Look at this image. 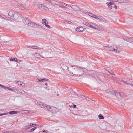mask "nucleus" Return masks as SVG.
I'll use <instances>...</instances> for the list:
<instances>
[{
    "instance_id": "f257e3e1",
    "label": "nucleus",
    "mask_w": 133,
    "mask_h": 133,
    "mask_svg": "<svg viewBox=\"0 0 133 133\" xmlns=\"http://www.w3.org/2000/svg\"><path fill=\"white\" fill-rule=\"evenodd\" d=\"M68 69L70 73L75 75H80L84 72L82 68L76 66H70Z\"/></svg>"
},
{
    "instance_id": "f03ea898",
    "label": "nucleus",
    "mask_w": 133,
    "mask_h": 133,
    "mask_svg": "<svg viewBox=\"0 0 133 133\" xmlns=\"http://www.w3.org/2000/svg\"><path fill=\"white\" fill-rule=\"evenodd\" d=\"M122 80L124 84L130 85H132V83L133 81L132 79L125 78H123Z\"/></svg>"
},
{
    "instance_id": "7ed1b4c3",
    "label": "nucleus",
    "mask_w": 133,
    "mask_h": 133,
    "mask_svg": "<svg viewBox=\"0 0 133 133\" xmlns=\"http://www.w3.org/2000/svg\"><path fill=\"white\" fill-rule=\"evenodd\" d=\"M36 105L42 108H44L46 110V109L49 108L48 105L40 102H37L36 103Z\"/></svg>"
},
{
    "instance_id": "20e7f679",
    "label": "nucleus",
    "mask_w": 133,
    "mask_h": 133,
    "mask_svg": "<svg viewBox=\"0 0 133 133\" xmlns=\"http://www.w3.org/2000/svg\"><path fill=\"white\" fill-rule=\"evenodd\" d=\"M92 29H96L100 31H102L104 30L103 28L99 25H96L95 24H94V26L92 27Z\"/></svg>"
},
{
    "instance_id": "39448f33",
    "label": "nucleus",
    "mask_w": 133,
    "mask_h": 133,
    "mask_svg": "<svg viewBox=\"0 0 133 133\" xmlns=\"http://www.w3.org/2000/svg\"><path fill=\"white\" fill-rule=\"evenodd\" d=\"M49 108L46 109V110H48L53 113H56L57 112L58 109L56 108L53 106H51L48 105Z\"/></svg>"
},
{
    "instance_id": "423d86ee",
    "label": "nucleus",
    "mask_w": 133,
    "mask_h": 133,
    "mask_svg": "<svg viewBox=\"0 0 133 133\" xmlns=\"http://www.w3.org/2000/svg\"><path fill=\"white\" fill-rule=\"evenodd\" d=\"M27 25L29 26L34 28H36L37 26V24L29 20L28 23Z\"/></svg>"
},
{
    "instance_id": "0eeeda50",
    "label": "nucleus",
    "mask_w": 133,
    "mask_h": 133,
    "mask_svg": "<svg viewBox=\"0 0 133 133\" xmlns=\"http://www.w3.org/2000/svg\"><path fill=\"white\" fill-rule=\"evenodd\" d=\"M83 23L84 25H85L88 26L92 28V27L94 26V24H95L92 22H91L90 24L85 22H83Z\"/></svg>"
},
{
    "instance_id": "6e6552de",
    "label": "nucleus",
    "mask_w": 133,
    "mask_h": 133,
    "mask_svg": "<svg viewBox=\"0 0 133 133\" xmlns=\"http://www.w3.org/2000/svg\"><path fill=\"white\" fill-rule=\"evenodd\" d=\"M14 92L16 93L19 94H23L25 93V91L22 89H18L16 88L15 91H14Z\"/></svg>"
},
{
    "instance_id": "1a4fd4ad",
    "label": "nucleus",
    "mask_w": 133,
    "mask_h": 133,
    "mask_svg": "<svg viewBox=\"0 0 133 133\" xmlns=\"http://www.w3.org/2000/svg\"><path fill=\"white\" fill-rule=\"evenodd\" d=\"M22 21L23 23L25 25H27L29 21V20L26 17H23L22 18Z\"/></svg>"
},
{
    "instance_id": "9d476101",
    "label": "nucleus",
    "mask_w": 133,
    "mask_h": 133,
    "mask_svg": "<svg viewBox=\"0 0 133 133\" xmlns=\"http://www.w3.org/2000/svg\"><path fill=\"white\" fill-rule=\"evenodd\" d=\"M15 82H16L17 84H18L19 86H22V87H24L25 86L24 84L21 82H19L16 80L15 81Z\"/></svg>"
},
{
    "instance_id": "9b49d317",
    "label": "nucleus",
    "mask_w": 133,
    "mask_h": 133,
    "mask_svg": "<svg viewBox=\"0 0 133 133\" xmlns=\"http://www.w3.org/2000/svg\"><path fill=\"white\" fill-rule=\"evenodd\" d=\"M106 4L108 6V8L109 9H111L112 8V6H111V5H113L114 2H107Z\"/></svg>"
},
{
    "instance_id": "f8f14e48",
    "label": "nucleus",
    "mask_w": 133,
    "mask_h": 133,
    "mask_svg": "<svg viewBox=\"0 0 133 133\" xmlns=\"http://www.w3.org/2000/svg\"><path fill=\"white\" fill-rule=\"evenodd\" d=\"M109 50L111 51H115L117 49V48L115 46H111L109 47Z\"/></svg>"
},
{
    "instance_id": "ddd939ff",
    "label": "nucleus",
    "mask_w": 133,
    "mask_h": 133,
    "mask_svg": "<svg viewBox=\"0 0 133 133\" xmlns=\"http://www.w3.org/2000/svg\"><path fill=\"white\" fill-rule=\"evenodd\" d=\"M13 15L12 17L15 19H17L19 17L18 13L15 11L14 14Z\"/></svg>"
},
{
    "instance_id": "4468645a",
    "label": "nucleus",
    "mask_w": 133,
    "mask_h": 133,
    "mask_svg": "<svg viewBox=\"0 0 133 133\" xmlns=\"http://www.w3.org/2000/svg\"><path fill=\"white\" fill-rule=\"evenodd\" d=\"M84 29V28L82 27H78L76 28V30L78 32H82Z\"/></svg>"
},
{
    "instance_id": "2eb2a0df",
    "label": "nucleus",
    "mask_w": 133,
    "mask_h": 133,
    "mask_svg": "<svg viewBox=\"0 0 133 133\" xmlns=\"http://www.w3.org/2000/svg\"><path fill=\"white\" fill-rule=\"evenodd\" d=\"M116 96L119 99H122L123 97L122 95L121 94L120 92H117Z\"/></svg>"
},
{
    "instance_id": "dca6fc26",
    "label": "nucleus",
    "mask_w": 133,
    "mask_h": 133,
    "mask_svg": "<svg viewBox=\"0 0 133 133\" xmlns=\"http://www.w3.org/2000/svg\"><path fill=\"white\" fill-rule=\"evenodd\" d=\"M71 8L76 11H78L79 10V7L76 5H72Z\"/></svg>"
},
{
    "instance_id": "f3484780",
    "label": "nucleus",
    "mask_w": 133,
    "mask_h": 133,
    "mask_svg": "<svg viewBox=\"0 0 133 133\" xmlns=\"http://www.w3.org/2000/svg\"><path fill=\"white\" fill-rule=\"evenodd\" d=\"M28 48H32V49H38V50H40V49H42L43 48H39V47H38V46H28Z\"/></svg>"
},
{
    "instance_id": "a211bd4d",
    "label": "nucleus",
    "mask_w": 133,
    "mask_h": 133,
    "mask_svg": "<svg viewBox=\"0 0 133 133\" xmlns=\"http://www.w3.org/2000/svg\"><path fill=\"white\" fill-rule=\"evenodd\" d=\"M113 1L120 3H126L127 2V0H112Z\"/></svg>"
},
{
    "instance_id": "6ab92c4d",
    "label": "nucleus",
    "mask_w": 133,
    "mask_h": 133,
    "mask_svg": "<svg viewBox=\"0 0 133 133\" xmlns=\"http://www.w3.org/2000/svg\"><path fill=\"white\" fill-rule=\"evenodd\" d=\"M35 56L36 57H37V58H44V57H43V56L40 55L38 53H36Z\"/></svg>"
},
{
    "instance_id": "aec40b11",
    "label": "nucleus",
    "mask_w": 133,
    "mask_h": 133,
    "mask_svg": "<svg viewBox=\"0 0 133 133\" xmlns=\"http://www.w3.org/2000/svg\"><path fill=\"white\" fill-rule=\"evenodd\" d=\"M61 67L64 70H69L68 68H68H67L66 67H65L64 66V64L63 63H62L61 64Z\"/></svg>"
},
{
    "instance_id": "412c9836",
    "label": "nucleus",
    "mask_w": 133,
    "mask_h": 133,
    "mask_svg": "<svg viewBox=\"0 0 133 133\" xmlns=\"http://www.w3.org/2000/svg\"><path fill=\"white\" fill-rule=\"evenodd\" d=\"M42 24L44 25H45L47 24H48V22H47V21L45 19H43L42 20Z\"/></svg>"
},
{
    "instance_id": "4be33fe9",
    "label": "nucleus",
    "mask_w": 133,
    "mask_h": 133,
    "mask_svg": "<svg viewBox=\"0 0 133 133\" xmlns=\"http://www.w3.org/2000/svg\"><path fill=\"white\" fill-rule=\"evenodd\" d=\"M96 19L99 20L100 21V20H102V18L100 16H98L95 15V16H94V17Z\"/></svg>"
},
{
    "instance_id": "5701e85b",
    "label": "nucleus",
    "mask_w": 133,
    "mask_h": 133,
    "mask_svg": "<svg viewBox=\"0 0 133 133\" xmlns=\"http://www.w3.org/2000/svg\"><path fill=\"white\" fill-rule=\"evenodd\" d=\"M0 86L2 88H4L5 89H6V88H7L8 89L10 90L11 91L12 90V88L8 87H5L4 86H3V85L0 84Z\"/></svg>"
},
{
    "instance_id": "b1692460",
    "label": "nucleus",
    "mask_w": 133,
    "mask_h": 133,
    "mask_svg": "<svg viewBox=\"0 0 133 133\" xmlns=\"http://www.w3.org/2000/svg\"><path fill=\"white\" fill-rule=\"evenodd\" d=\"M15 12V11H10L8 14L11 17H12L13 16V15H14V12Z\"/></svg>"
},
{
    "instance_id": "393cba45",
    "label": "nucleus",
    "mask_w": 133,
    "mask_h": 133,
    "mask_svg": "<svg viewBox=\"0 0 133 133\" xmlns=\"http://www.w3.org/2000/svg\"><path fill=\"white\" fill-rule=\"evenodd\" d=\"M99 127L102 130H105L107 129L106 125H100Z\"/></svg>"
},
{
    "instance_id": "a878e982",
    "label": "nucleus",
    "mask_w": 133,
    "mask_h": 133,
    "mask_svg": "<svg viewBox=\"0 0 133 133\" xmlns=\"http://www.w3.org/2000/svg\"><path fill=\"white\" fill-rule=\"evenodd\" d=\"M5 19V16L4 15H0V23L2 22V20Z\"/></svg>"
},
{
    "instance_id": "bb28decb",
    "label": "nucleus",
    "mask_w": 133,
    "mask_h": 133,
    "mask_svg": "<svg viewBox=\"0 0 133 133\" xmlns=\"http://www.w3.org/2000/svg\"><path fill=\"white\" fill-rule=\"evenodd\" d=\"M18 113V112L16 111H11L9 112V114H17Z\"/></svg>"
},
{
    "instance_id": "cd10ccee",
    "label": "nucleus",
    "mask_w": 133,
    "mask_h": 133,
    "mask_svg": "<svg viewBox=\"0 0 133 133\" xmlns=\"http://www.w3.org/2000/svg\"><path fill=\"white\" fill-rule=\"evenodd\" d=\"M41 6V7H43L44 9L45 10H48V8L47 7L44 6L42 4L40 5H39V7Z\"/></svg>"
},
{
    "instance_id": "c85d7f7f",
    "label": "nucleus",
    "mask_w": 133,
    "mask_h": 133,
    "mask_svg": "<svg viewBox=\"0 0 133 133\" xmlns=\"http://www.w3.org/2000/svg\"><path fill=\"white\" fill-rule=\"evenodd\" d=\"M10 60L11 61H14L17 62H18L17 61V59L16 58H12L10 59Z\"/></svg>"
},
{
    "instance_id": "c756f323",
    "label": "nucleus",
    "mask_w": 133,
    "mask_h": 133,
    "mask_svg": "<svg viewBox=\"0 0 133 133\" xmlns=\"http://www.w3.org/2000/svg\"><path fill=\"white\" fill-rule=\"evenodd\" d=\"M98 118L99 119H104V117L102 114H100L98 115Z\"/></svg>"
},
{
    "instance_id": "7c9ffc66",
    "label": "nucleus",
    "mask_w": 133,
    "mask_h": 133,
    "mask_svg": "<svg viewBox=\"0 0 133 133\" xmlns=\"http://www.w3.org/2000/svg\"><path fill=\"white\" fill-rule=\"evenodd\" d=\"M105 70L107 71H108V72L110 73V74H111L113 75H115V74H114L113 73V72H112V70H107V69H105Z\"/></svg>"
},
{
    "instance_id": "2f4dec72",
    "label": "nucleus",
    "mask_w": 133,
    "mask_h": 133,
    "mask_svg": "<svg viewBox=\"0 0 133 133\" xmlns=\"http://www.w3.org/2000/svg\"><path fill=\"white\" fill-rule=\"evenodd\" d=\"M22 112L23 113L27 114L30 112V111L28 110H24L22 111Z\"/></svg>"
},
{
    "instance_id": "473e14b6",
    "label": "nucleus",
    "mask_w": 133,
    "mask_h": 133,
    "mask_svg": "<svg viewBox=\"0 0 133 133\" xmlns=\"http://www.w3.org/2000/svg\"><path fill=\"white\" fill-rule=\"evenodd\" d=\"M103 48L106 50H109V46H103Z\"/></svg>"
},
{
    "instance_id": "72a5a7b5",
    "label": "nucleus",
    "mask_w": 133,
    "mask_h": 133,
    "mask_svg": "<svg viewBox=\"0 0 133 133\" xmlns=\"http://www.w3.org/2000/svg\"><path fill=\"white\" fill-rule=\"evenodd\" d=\"M110 93L114 95H115L116 96V92L115 91H111Z\"/></svg>"
},
{
    "instance_id": "f704fd0d",
    "label": "nucleus",
    "mask_w": 133,
    "mask_h": 133,
    "mask_svg": "<svg viewBox=\"0 0 133 133\" xmlns=\"http://www.w3.org/2000/svg\"><path fill=\"white\" fill-rule=\"evenodd\" d=\"M58 6H59V7H61L62 8H65L66 9H67V7H65V6H63V5H62L59 4Z\"/></svg>"
},
{
    "instance_id": "c9c22d12",
    "label": "nucleus",
    "mask_w": 133,
    "mask_h": 133,
    "mask_svg": "<svg viewBox=\"0 0 133 133\" xmlns=\"http://www.w3.org/2000/svg\"><path fill=\"white\" fill-rule=\"evenodd\" d=\"M116 129L118 130L120 129L121 128V125H116Z\"/></svg>"
},
{
    "instance_id": "e433bc0d",
    "label": "nucleus",
    "mask_w": 133,
    "mask_h": 133,
    "mask_svg": "<svg viewBox=\"0 0 133 133\" xmlns=\"http://www.w3.org/2000/svg\"><path fill=\"white\" fill-rule=\"evenodd\" d=\"M88 15H89L94 17V16H95V15L91 13H89L88 14Z\"/></svg>"
},
{
    "instance_id": "4c0bfd02",
    "label": "nucleus",
    "mask_w": 133,
    "mask_h": 133,
    "mask_svg": "<svg viewBox=\"0 0 133 133\" xmlns=\"http://www.w3.org/2000/svg\"><path fill=\"white\" fill-rule=\"evenodd\" d=\"M129 40H130V41H129V42H133V38H132L130 37L129 38Z\"/></svg>"
},
{
    "instance_id": "58836bf2",
    "label": "nucleus",
    "mask_w": 133,
    "mask_h": 133,
    "mask_svg": "<svg viewBox=\"0 0 133 133\" xmlns=\"http://www.w3.org/2000/svg\"><path fill=\"white\" fill-rule=\"evenodd\" d=\"M117 124H121L120 123H119V121L120 120H121V118H118L117 119Z\"/></svg>"
},
{
    "instance_id": "ea45409f",
    "label": "nucleus",
    "mask_w": 133,
    "mask_h": 133,
    "mask_svg": "<svg viewBox=\"0 0 133 133\" xmlns=\"http://www.w3.org/2000/svg\"><path fill=\"white\" fill-rule=\"evenodd\" d=\"M129 37H125L124 38V40H125L129 42V41H130L129 40Z\"/></svg>"
},
{
    "instance_id": "a19ab883",
    "label": "nucleus",
    "mask_w": 133,
    "mask_h": 133,
    "mask_svg": "<svg viewBox=\"0 0 133 133\" xmlns=\"http://www.w3.org/2000/svg\"><path fill=\"white\" fill-rule=\"evenodd\" d=\"M102 19L101 20H100V21L101 22H106V20H105V19L102 18Z\"/></svg>"
},
{
    "instance_id": "79ce46f5",
    "label": "nucleus",
    "mask_w": 133,
    "mask_h": 133,
    "mask_svg": "<svg viewBox=\"0 0 133 133\" xmlns=\"http://www.w3.org/2000/svg\"><path fill=\"white\" fill-rule=\"evenodd\" d=\"M70 107L71 108H76V105H70Z\"/></svg>"
},
{
    "instance_id": "37998d69",
    "label": "nucleus",
    "mask_w": 133,
    "mask_h": 133,
    "mask_svg": "<svg viewBox=\"0 0 133 133\" xmlns=\"http://www.w3.org/2000/svg\"><path fill=\"white\" fill-rule=\"evenodd\" d=\"M111 91H110V90L109 89H107L106 90V92L107 93H109V92H111Z\"/></svg>"
},
{
    "instance_id": "c03bdc74",
    "label": "nucleus",
    "mask_w": 133,
    "mask_h": 133,
    "mask_svg": "<svg viewBox=\"0 0 133 133\" xmlns=\"http://www.w3.org/2000/svg\"><path fill=\"white\" fill-rule=\"evenodd\" d=\"M16 88L15 87H13L12 88V90L11 91H13L14 92V91H15L16 90Z\"/></svg>"
},
{
    "instance_id": "a18cd8bd",
    "label": "nucleus",
    "mask_w": 133,
    "mask_h": 133,
    "mask_svg": "<svg viewBox=\"0 0 133 133\" xmlns=\"http://www.w3.org/2000/svg\"><path fill=\"white\" fill-rule=\"evenodd\" d=\"M36 128V127H35L31 129V132L34 131Z\"/></svg>"
},
{
    "instance_id": "49530a36",
    "label": "nucleus",
    "mask_w": 133,
    "mask_h": 133,
    "mask_svg": "<svg viewBox=\"0 0 133 133\" xmlns=\"http://www.w3.org/2000/svg\"><path fill=\"white\" fill-rule=\"evenodd\" d=\"M42 80L43 81H48V79L46 78H44L42 79Z\"/></svg>"
},
{
    "instance_id": "de8ad7c7",
    "label": "nucleus",
    "mask_w": 133,
    "mask_h": 133,
    "mask_svg": "<svg viewBox=\"0 0 133 133\" xmlns=\"http://www.w3.org/2000/svg\"><path fill=\"white\" fill-rule=\"evenodd\" d=\"M80 98H84V97H85L83 95H81L79 96Z\"/></svg>"
},
{
    "instance_id": "09e8293b",
    "label": "nucleus",
    "mask_w": 133,
    "mask_h": 133,
    "mask_svg": "<svg viewBox=\"0 0 133 133\" xmlns=\"http://www.w3.org/2000/svg\"><path fill=\"white\" fill-rule=\"evenodd\" d=\"M65 21H66V22H67L69 24H70L71 23H72V22H71L70 21H68L67 20H66Z\"/></svg>"
},
{
    "instance_id": "8fccbe9b",
    "label": "nucleus",
    "mask_w": 133,
    "mask_h": 133,
    "mask_svg": "<svg viewBox=\"0 0 133 133\" xmlns=\"http://www.w3.org/2000/svg\"><path fill=\"white\" fill-rule=\"evenodd\" d=\"M46 1H48L50 3H52V1H51V0H46Z\"/></svg>"
},
{
    "instance_id": "3c124183",
    "label": "nucleus",
    "mask_w": 133,
    "mask_h": 133,
    "mask_svg": "<svg viewBox=\"0 0 133 133\" xmlns=\"http://www.w3.org/2000/svg\"><path fill=\"white\" fill-rule=\"evenodd\" d=\"M114 7L115 8V9H117V6L115 5H114Z\"/></svg>"
},
{
    "instance_id": "603ef678",
    "label": "nucleus",
    "mask_w": 133,
    "mask_h": 133,
    "mask_svg": "<svg viewBox=\"0 0 133 133\" xmlns=\"http://www.w3.org/2000/svg\"><path fill=\"white\" fill-rule=\"evenodd\" d=\"M45 26L48 28H50V26L49 25H47L46 24L45 25Z\"/></svg>"
},
{
    "instance_id": "864d4df0",
    "label": "nucleus",
    "mask_w": 133,
    "mask_h": 133,
    "mask_svg": "<svg viewBox=\"0 0 133 133\" xmlns=\"http://www.w3.org/2000/svg\"><path fill=\"white\" fill-rule=\"evenodd\" d=\"M67 6L68 7H71V8L72 7V5H70V4H67Z\"/></svg>"
},
{
    "instance_id": "5fc2aeb1",
    "label": "nucleus",
    "mask_w": 133,
    "mask_h": 133,
    "mask_svg": "<svg viewBox=\"0 0 133 133\" xmlns=\"http://www.w3.org/2000/svg\"><path fill=\"white\" fill-rule=\"evenodd\" d=\"M52 4H55V5H58H58H59V4H57V3H55H55H52Z\"/></svg>"
},
{
    "instance_id": "6e6d98bb",
    "label": "nucleus",
    "mask_w": 133,
    "mask_h": 133,
    "mask_svg": "<svg viewBox=\"0 0 133 133\" xmlns=\"http://www.w3.org/2000/svg\"><path fill=\"white\" fill-rule=\"evenodd\" d=\"M62 3L64 5H65L67 6V4H66L65 3L63 2H62Z\"/></svg>"
},
{
    "instance_id": "4d7b16f0",
    "label": "nucleus",
    "mask_w": 133,
    "mask_h": 133,
    "mask_svg": "<svg viewBox=\"0 0 133 133\" xmlns=\"http://www.w3.org/2000/svg\"><path fill=\"white\" fill-rule=\"evenodd\" d=\"M9 113V112H7V113H4V114H3V115H7V114H8Z\"/></svg>"
},
{
    "instance_id": "13d9d810",
    "label": "nucleus",
    "mask_w": 133,
    "mask_h": 133,
    "mask_svg": "<svg viewBox=\"0 0 133 133\" xmlns=\"http://www.w3.org/2000/svg\"><path fill=\"white\" fill-rule=\"evenodd\" d=\"M30 125H37L36 123H30Z\"/></svg>"
},
{
    "instance_id": "bf43d9fd",
    "label": "nucleus",
    "mask_w": 133,
    "mask_h": 133,
    "mask_svg": "<svg viewBox=\"0 0 133 133\" xmlns=\"http://www.w3.org/2000/svg\"><path fill=\"white\" fill-rule=\"evenodd\" d=\"M21 8L22 9H24V6H22V7H21Z\"/></svg>"
},
{
    "instance_id": "052dcab7",
    "label": "nucleus",
    "mask_w": 133,
    "mask_h": 133,
    "mask_svg": "<svg viewBox=\"0 0 133 133\" xmlns=\"http://www.w3.org/2000/svg\"><path fill=\"white\" fill-rule=\"evenodd\" d=\"M78 96V94H75V97H76V96Z\"/></svg>"
},
{
    "instance_id": "680f3d73",
    "label": "nucleus",
    "mask_w": 133,
    "mask_h": 133,
    "mask_svg": "<svg viewBox=\"0 0 133 133\" xmlns=\"http://www.w3.org/2000/svg\"><path fill=\"white\" fill-rule=\"evenodd\" d=\"M39 81H40V82H42V81H42V79H40V80H39Z\"/></svg>"
},
{
    "instance_id": "e2e57ef3",
    "label": "nucleus",
    "mask_w": 133,
    "mask_h": 133,
    "mask_svg": "<svg viewBox=\"0 0 133 133\" xmlns=\"http://www.w3.org/2000/svg\"><path fill=\"white\" fill-rule=\"evenodd\" d=\"M72 94H75V92H72Z\"/></svg>"
},
{
    "instance_id": "0e129e2a",
    "label": "nucleus",
    "mask_w": 133,
    "mask_h": 133,
    "mask_svg": "<svg viewBox=\"0 0 133 133\" xmlns=\"http://www.w3.org/2000/svg\"><path fill=\"white\" fill-rule=\"evenodd\" d=\"M3 115V114H0V116H2V115Z\"/></svg>"
},
{
    "instance_id": "69168bd1",
    "label": "nucleus",
    "mask_w": 133,
    "mask_h": 133,
    "mask_svg": "<svg viewBox=\"0 0 133 133\" xmlns=\"http://www.w3.org/2000/svg\"><path fill=\"white\" fill-rule=\"evenodd\" d=\"M2 133H9V132H3Z\"/></svg>"
},
{
    "instance_id": "338daca9",
    "label": "nucleus",
    "mask_w": 133,
    "mask_h": 133,
    "mask_svg": "<svg viewBox=\"0 0 133 133\" xmlns=\"http://www.w3.org/2000/svg\"><path fill=\"white\" fill-rule=\"evenodd\" d=\"M43 132H45V130H44V131H43Z\"/></svg>"
},
{
    "instance_id": "774afa93",
    "label": "nucleus",
    "mask_w": 133,
    "mask_h": 133,
    "mask_svg": "<svg viewBox=\"0 0 133 133\" xmlns=\"http://www.w3.org/2000/svg\"><path fill=\"white\" fill-rule=\"evenodd\" d=\"M116 52H117V50H116Z\"/></svg>"
}]
</instances>
